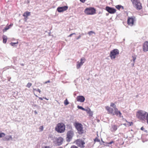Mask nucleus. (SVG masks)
Segmentation results:
<instances>
[{
  "mask_svg": "<svg viewBox=\"0 0 148 148\" xmlns=\"http://www.w3.org/2000/svg\"><path fill=\"white\" fill-rule=\"evenodd\" d=\"M114 143V141H112L108 143H109V144L110 145V144H112V143Z\"/></svg>",
  "mask_w": 148,
  "mask_h": 148,
  "instance_id": "58836bf2",
  "label": "nucleus"
},
{
  "mask_svg": "<svg viewBox=\"0 0 148 148\" xmlns=\"http://www.w3.org/2000/svg\"><path fill=\"white\" fill-rule=\"evenodd\" d=\"M147 114V113L144 111L139 110L136 113V116L140 120H144L146 119Z\"/></svg>",
  "mask_w": 148,
  "mask_h": 148,
  "instance_id": "f03ea898",
  "label": "nucleus"
},
{
  "mask_svg": "<svg viewBox=\"0 0 148 148\" xmlns=\"http://www.w3.org/2000/svg\"><path fill=\"white\" fill-rule=\"evenodd\" d=\"M86 60L85 58H81L80 60V62L78 61L77 62V69H79L81 66H82L84 63V61Z\"/></svg>",
  "mask_w": 148,
  "mask_h": 148,
  "instance_id": "9b49d317",
  "label": "nucleus"
},
{
  "mask_svg": "<svg viewBox=\"0 0 148 148\" xmlns=\"http://www.w3.org/2000/svg\"><path fill=\"white\" fill-rule=\"evenodd\" d=\"M39 129L41 131H42L43 130V127L42 126H40V127Z\"/></svg>",
  "mask_w": 148,
  "mask_h": 148,
  "instance_id": "473e14b6",
  "label": "nucleus"
},
{
  "mask_svg": "<svg viewBox=\"0 0 148 148\" xmlns=\"http://www.w3.org/2000/svg\"><path fill=\"white\" fill-rule=\"evenodd\" d=\"M12 25L10 24L7 27H6L3 30L4 32H6L7 30L8 29L11 27Z\"/></svg>",
  "mask_w": 148,
  "mask_h": 148,
  "instance_id": "412c9836",
  "label": "nucleus"
},
{
  "mask_svg": "<svg viewBox=\"0 0 148 148\" xmlns=\"http://www.w3.org/2000/svg\"><path fill=\"white\" fill-rule=\"evenodd\" d=\"M76 144L79 147H84L85 143L83 140L80 139H78L76 141Z\"/></svg>",
  "mask_w": 148,
  "mask_h": 148,
  "instance_id": "1a4fd4ad",
  "label": "nucleus"
},
{
  "mask_svg": "<svg viewBox=\"0 0 148 148\" xmlns=\"http://www.w3.org/2000/svg\"><path fill=\"white\" fill-rule=\"evenodd\" d=\"M133 5L137 10H140L142 8L141 3L139 0H131Z\"/></svg>",
  "mask_w": 148,
  "mask_h": 148,
  "instance_id": "39448f33",
  "label": "nucleus"
},
{
  "mask_svg": "<svg viewBox=\"0 0 148 148\" xmlns=\"http://www.w3.org/2000/svg\"><path fill=\"white\" fill-rule=\"evenodd\" d=\"M50 81L49 80H48L47 81L45 82V83L46 84L47 83H50Z\"/></svg>",
  "mask_w": 148,
  "mask_h": 148,
  "instance_id": "79ce46f5",
  "label": "nucleus"
},
{
  "mask_svg": "<svg viewBox=\"0 0 148 148\" xmlns=\"http://www.w3.org/2000/svg\"><path fill=\"white\" fill-rule=\"evenodd\" d=\"M68 8V6H65L63 7H58L57 9V10L58 12H61L66 10Z\"/></svg>",
  "mask_w": 148,
  "mask_h": 148,
  "instance_id": "f8f14e48",
  "label": "nucleus"
},
{
  "mask_svg": "<svg viewBox=\"0 0 148 148\" xmlns=\"http://www.w3.org/2000/svg\"><path fill=\"white\" fill-rule=\"evenodd\" d=\"M146 119L147 120V123L148 124V113L147 114V116L146 117Z\"/></svg>",
  "mask_w": 148,
  "mask_h": 148,
  "instance_id": "c9c22d12",
  "label": "nucleus"
},
{
  "mask_svg": "<svg viewBox=\"0 0 148 148\" xmlns=\"http://www.w3.org/2000/svg\"><path fill=\"white\" fill-rule=\"evenodd\" d=\"M37 89H36L33 88V91H34H34H37Z\"/></svg>",
  "mask_w": 148,
  "mask_h": 148,
  "instance_id": "a18cd8bd",
  "label": "nucleus"
},
{
  "mask_svg": "<svg viewBox=\"0 0 148 148\" xmlns=\"http://www.w3.org/2000/svg\"><path fill=\"white\" fill-rule=\"evenodd\" d=\"M106 10L110 14H114L116 12V10L112 8L109 6H106Z\"/></svg>",
  "mask_w": 148,
  "mask_h": 148,
  "instance_id": "9d476101",
  "label": "nucleus"
},
{
  "mask_svg": "<svg viewBox=\"0 0 148 148\" xmlns=\"http://www.w3.org/2000/svg\"><path fill=\"white\" fill-rule=\"evenodd\" d=\"M76 100L80 102H83L84 101L85 98L84 97L82 96H79L77 97Z\"/></svg>",
  "mask_w": 148,
  "mask_h": 148,
  "instance_id": "4468645a",
  "label": "nucleus"
},
{
  "mask_svg": "<svg viewBox=\"0 0 148 148\" xmlns=\"http://www.w3.org/2000/svg\"><path fill=\"white\" fill-rule=\"evenodd\" d=\"M73 34H75V33H73L72 34H70L69 36V37H71L73 35Z\"/></svg>",
  "mask_w": 148,
  "mask_h": 148,
  "instance_id": "ea45409f",
  "label": "nucleus"
},
{
  "mask_svg": "<svg viewBox=\"0 0 148 148\" xmlns=\"http://www.w3.org/2000/svg\"><path fill=\"white\" fill-rule=\"evenodd\" d=\"M121 7V6L120 5H117L116 6V8L118 10H119L120 9V8Z\"/></svg>",
  "mask_w": 148,
  "mask_h": 148,
  "instance_id": "7c9ffc66",
  "label": "nucleus"
},
{
  "mask_svg": "<svg viewBox=\"0 0 148 148\" xmlns=\"http://www.w3.org/2000/svg\"><path fill=\"white\" fill-rule=\"evenodd\" d=\"M94 141L95 142H99L100 141V140L98 139L97 138H96L94 140Z\"/></svg>",
  "mask_w": 148,
  "mask_h": 148,
  "instance_id": "2f4dec72",
  "label": "nucleus"
},
{
  "mask_svg": "<svg viewBox=\"0 0 148 148\" xmlns=\"http://www.w3.org/2000/svg\"><path fill=\"white\" fill-rule=\"evenodd\" d=\"M77 108L79 109H81L85 111V109H84V108H83L81 106H77Z\"/></svg>",
  "mask_w": 148,
  "mask_h": 148,
  "instance_id": "c756f323",
  "label": "nucleus"
},
{
  "mask_svg": "<svg viewBox=\"0 0 148 148\" xmlns=\"http://www.w3.org/2000/svg\"><path fill=\"white\" fill-rule=\"evenodd\" d=\"M109 143H105L104 145L105 146H109Z\"/></svg>",
  "mask_w": 148,
  "mask_h": 148,
  "instance_id": "f704fd0d",
  "label": "nucleus"
},
{
  "mask_svg": "<svg viewBox=\"0 0 148 148\" xmlns=\"http://www.w3.org/2000/svg\"><path fill=\"white\" fill-rule=\"evenodd\" d=\"M55 130L58 133L64 132L65 130V126L62 123H58L55 128Z\"/></svg>",
  "mask_w": 148,
  "mask_h": 148,
  "instance_id": "7ed1b4c3",
  "label": "nucleus"
},
{
  "mask_svg": "<svg viewBox=\"0 0 148 148\" xmlns=\"http://www.w3.org/2000/svg\"><path fill=\"white\" fill-rule=\"evenodd\" d=\"M80 36H79V37H78V38H77V39H78V38H80Z\"/></svg>",
  "mask_w": 148,
  "mask_h": 148,
  "instance_id": "de8ad7c7",
  "label": "nucleus"
},
{
  "mask_svg": "<svg viewBox=\"0 0 148 148\" xmlns=\"http://www.w3.org/2000/svg\"><path fill=\"white\" fill-rule=\"evenodd\" d=\"M119 54V51L117 49H115L111 51L110 53V56L112 60L116 58V56Z\"/></svg>",
  "mask_w": 148,
  "mask_h": 148,
  "instance_id": "423d86ee",
  "label": "nucleus"
},
{
  "mask_svg": "<svg viewBox=\"0 0 148 148\" xmlns=\"http://www.w3.org/2000/svg\"><path fill=\"white\" fill-rule=\"evenodd\" d=\"M43 98L44 99H45L47 100H48V99H47L45 97H43Z\"/></svg>",
  "mask_w": 148,
  "mask_h": 148,
  "instance_id": "c03bdc74",
  "label": "nucleus"
},
{
  "mask_svg": "<svg viewBox=\"0 0 148 148\" xmlns=\"http://www.w3.org/2000/svg\"><path fill=\"white\" fill-rule=\"evenodd\" d=\"M5 136V134L4 133L0 132V138L4 137Z\"/></svg>",
  "mask_w": 148,
  "mask_h": 148,
  "instance_id": "cd10ccee",
  "label": "nucleus"
},
{
  "mask_svg": "<svg viewBox=\"0 0 148 148\" xmlns=\"http://www.w3.org/2000/svg\"><path fill=\"white\" fill-rule=\"evenodd\" d=\"M84 13L88 15H93L96 13V9L93 7H89L86 8L84 11Z\"/></svg>",
  "mask_w": 148,
  "mask_h": 148,
  "instance_id": "20e7f679",
  "label": "nucleus"
},
{
  "mask_svg": "<svg viewBox=\"0 0 148 148\" xmlns=\"http://www.w3.org/2000/svg\"><path fill=\"white\" fill-rule=\"evenodd\" d=\"M39 98L41 100H43V99L42 98V97H39Z\"/></svg>",
  "mask_w": 148,
  "mask_h": 148,
  "instance_id": "37998d69",
  "label": "nucleus"
},
{
  "mask_svg": "<svg viewBox=\"0 0 148 148\" xmlns=\"http://www.w3.org/2000/svg\"><path fill=\"white\" fill-rule=\"evenodd\" d=\"M42 148H50L49 146H45L43 147Z\"/></svg>",
  "mask_w": 148,
  "mask_h": 148,
  "instance_id": "4c0bfd02",
  "label": "nucleus"
},
{
  "mask_svg": "<svg viewBox=\"0 0 148 148\" xmlns=\"http://www.w3.org/2000/svg\"><path fill=\"white\" fill-rule=\"evenodd\" d=\"M71 148H79L77 146L75 145H73L71 146Z\"/></svg>",
  "mask_w": 148,
  "mask_h": 148,
  "instance_id": "72a5a7b5",
  "label": "nucleus"
},
{
  "mask_svg": "<svg viewBox=\"0 0 148 148\" xmlns=\"http://www.w3.org/2000/svg\"><path fill=\"white\" fill-rule=\"evenodd\" d=\"M140 129L141 130H144V128L143 127H141V128H140Z\"/></svg>",
  "mask_w": 148,
  "mask_h": 148,
  "instance_id": "49530a36",
  "label": "nucleus"
},
{
  "mask_svg": "<svg viewBox=\"0 0 148 148\" xmlns=\"http://www.w3.org/2000/svg\"><path fill=\"white\" fill-rule=\"evenodd\" d=\"M82 3H84L86 0H79Z\"/></svg>",
  "mask_w": 148,
  "mask_h": 148,
  "instance_id": "e433bc0d",
  "label": "nucleus"
},
{
  "mask_svg": "<svg viewBox=\"0 0 148 148\" xmlns=\"http://www.w3.org/2000/svg\"><path fill=\"white\" fill-rule=\"evenodd\" d=\"M118 126L115 125H112L111 128V132H114L116 131L117 129Z\"/></svg>",
  "mask_w": 148,
  "mask_h": 148,
  "instance_id": "dca6fc26",
  "label": "nucleus"
},
{
  "mask_svg": "<svg viewBox=\"0 0 148 148\" xmlns=\"http://www.w3.org/2000/svg\"><path fill=\"white\" fill-rule=\"evenodd\" d=\"M64 104L65 106H66V105H68L69 103L67 99H66V100H64Z\"/></svg>",
  "mask_w": 148,
  "mask_h": 148,
  "instance_id": "393cba45",
  "label": "nucleus"
},
{
  "mask_svg": "<svg viewBox=\"0 0 148 148\" xmlns=\"http://www.w3.org/2000/svg\"><path fill=\"white\" fill-rule=\"evenodd\" d=\"M132 57L133 58V61L134 62V63L135 62V60H136V56L134 54H133L132 55Z\"/></svg>",
  "mask_w": 148,
  "mask_h": 148,
  "instance_id": "4be33fe9",
  "label": "nucleus"
},
{
  "mask_svg": "<svg viewBox=\"0 0 148 148\" xmlns=\"http://www.w3.org/2000/svg\"><path fill=\"white\" fill-rule=\"evenodd\" d=\"M95 34V33L94 32H93L92 31H90L89 32H88V34L90 36L92 34Z\"/></svg>",
  "mask_w": 148,
  "mask_h": 148,
  "instance_id": "bb28decb",
  "label": "nucleus"
},
{
  "mask_svg": "<svg viewBox=\"0 0 148 148\" xmlns=\"http://www.w3.org/2000/svg\"><path fill=\"white\" fill-rule=\"evenodd\" d=\"M110 106L111 107H113L114 110L112 108H111L108 106H106L105 108L108 112V113L112 115H114L115 114L117 116L121 117L122 114L120 111L118 110V109L116 107V105L115 103L112 102L111 103Z\"/></svg>",
  "mask_w": 148,
  "mask_h": 148,
  "instance_id": "f257e3e1",
  "label": "nucleus"
},
{
  "mask_svg": "<svg viewBox=\"0 0 148 148\" xmlns=\"http://www.w3.org/2000/svg\"><path fill=\"white\" fill-rule=\"evenodd\" d=\"M37 91L38 92H39V93H40L41 92V90L39 89H37Z\"/></svg>",
  "mask_w": 148,
  "mask_h": 148,
  "instance_id": "a19ab883",
  "label": "nucleus"
},
{
  "mask_svg": "<svg viewBox=\"0 0 148 148\" xmlns=\"http://www.w3.org/2000/svg\"><path fill=\"white\" fill-rule=\"evenodd\" d=\"M136 21L135 16L129 17L127 21V24L130 26H132L134 25Z\"/></svg>",
  "mask_w": 148,
  "mask_h": 148,
  "instance_id": "0eeeda50",
  "label": "nucleus"
},
{
  "mask_svg": "<svg viewBox=\"0 0 148 148\" xmlns=\"http://www.w3.org/2000/svg\"><path fill=\"white\" fill-rule=\"evenodd\" d=\"M126 122L128 123L127 125L129 126H131L132 125H133V124L132 122H129L126 121Z\"/></svg>",
  "mask_w": 148,
  "mask_h": 148,
  "instance_id": "c85d7f7f",
  "label": "nucleus"
},
{
  "mask_svg": "<svg viewBox=\"0 0 148 148\" xmlns=\"http://www.w3.org/2000/svg\"><path fill=\"white\" fill-rule=\"evenodd\" d=\"M73 135V132L72 131H68L67 134V138L69 140L71 139Z\"/></svg>",
  "mask_w": 148,
  "mask_h": 148,
  "instance_id": "2eb2a0df",
  "label": "nucleus"
},
{
  "mask_svg": "<svg viewBox=\"0 0 148 148\" xmlns=\"http://www.w3.org/2000/svg\"><path fill=\"white\" fill-rule=\"evenodd\" d=\"M63 141V139L61 137H59L58 139V143H60V144H61Z\"/></svg>",
  "mask_w": 148,
  "mask_h": 148,
  "instance_id": "aec40b11",
  "label": "nucleus"
},
{
  "mask_svg": "<svg viewBox=\"0 0 148 148\" xmlns=\"http://www.w3.org/2000/svg\"><path fill=\"white\" fill-rule=\"evenodd\" d=\"M32 84L30 83H27V84L26 86L27 87L29 88L31 86H32Z\"/></svg>",
  "mask_w": 148,
  "mask_h": 148,
  "instance_id": "a878e982",
  "label": "nucleus"
},
{
  "mask_svg": "<svg viewBox=\"0 0 148 148\" xmlns=\"http://www.w3.org/2000/svg\"><path fill=\"white\" fill-rule=\"evenodd\" d=\"M31 15V12H30L28 11H26L25 12L23 16L25 17V19H27V17L28 16H30Z\"/></svg>",
  "mask_w": 148,
  "mask_h": 148,
  "instance_id": "f3484780",
  "label": "nucleus"
},
{
  "mask_svg": "<svg viewBox=\"0 0 148 148\" xmlns=\"http://www.w3.org/2000/svg\"><path fill=\"white\" fill-rule=\"evenodd\" d=\"M85 111L87 113L89 114L90 115L92 116V112L90 108H88V109H85Z\"/></svg>",
  "mask_w": 148,
  "mask_h": 148,
  "instance_id": "6ab92c4d",
  "label": "nucleus"
},
{
  "mask_svg": "<svg viewBox=\"0 0 148 148\" xmlns=\"http://www.w3.org/2000/svg\"><path fill=\"white\" fill-rule=\"evenodd\" d=\"M143 50L144 52L148 51V41H145L143 45Z\"/></svg>",
  "mask_w": 148,
  "mask_h": 148,
  "instance_id": "ddd939ff",
  "label": "nucleus"
},
{
  "mask_svg": "<svg viewBox=\"0 0 148 148\" xmlns=\"http://www.w3.org/2000/svg\"><path fill=\"white\" fill-rule=\"evenodd\" d=\"M75 126L79 134H82L84 133V131L83 130L82 125L81 124L76 123Z\"/></svg>",
  "mask_w": 148,
  "mask_h": 148,
  "instance_id": "6e6552de",
  "label": "nucleus"
},
{
  "mask_svg": "<svg viewBox=\"0 0 148 148\" xmlns=\"http://www.w3.org/2000/svg\"><path fill=\"white\" fill-rule=\"evenodd\" d=\"M3 42L4 43H6V41H7V37L6 36L4 35L3 36Z\"/></svg>",
  "mask_w": 148,
  "mask_h": 148,
  "instance_id": "5701e85b",
  "label": "nucleus"
},
{
  "mask_svg": "<svg viewBox=\"0 0 148 148\" xmlns=\"http://www.w3.org/2000/svg\"><path fill=\"white\" fill-rule=\"evenodd\" d=\"M18 44V42L15 43L11 42L10 43V44L12 46H13L15 47L17 46Z\"/></svg>",
  "mask_w": 148,
  "mask_h": 148,
  "instance_id": "b1692460",
  "label": "nucleus"
},
{
  "mask_svg": "<svg viewBox=\"0 0 148 148\" xmlns=\"http://www.w3.org/2000/svg\"><path fill=\"white\" fill-rule=\"evenodd\" d=\"M35 96L36 97H38V96L36 95H35Z\"/></svg>",
  "mask_w": 148,
  "mask_h": 148,
  "instance_id": "09e8293b",
  "label": "nucleus"
},
{
  "mask_svg": "<svg viewBox=\"0 0 148 148\" xmlns=\"http://www.w3.org/2000/svg\"><path fill=\"white\" fill-rule=\"evenodd\" d=\"M12 139V137L10 136H6L3 139V141L9 140Z\"/></svg>",
  "mask_w": 148,
  "mask_h": 148,
  "instance_id": "a211bd4d",
  "label": "nucleus"
}]
</instances>
